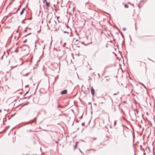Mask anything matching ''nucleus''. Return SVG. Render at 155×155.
I'll use <instances>...</instances> for the list:
<instances>
[{
	"label": "nucleus",
	"instance_id": "obj_16",
	"mask_svg": "<svg viewBox=\"0 0 155 155\" xmlns=\"http://www.w3.org/2000/svg\"><path fill=\"white\" fill-rule=\"evenodd\" d=\"M47 2V0H43V2L44 3H46Z\"/></svg>",
	"mask_w": 155,
	"mask_h": 155
},
{
	"label": "nucleus",
	"instance_id": "obj_18",
	"mask_svg": "<svg viewBox=\"0 0 155 155\" xmlns=\"http://www.w3.org/2000/svg\"><path fill=\"white\" fill-rule=\"evenodd\" d=\"M29 92V91H27V92H26V93L24 94V96H25L27 94H28Z\"/></svg>",
	"mask_w": 155,
	"mask_h": 155
},
{
	"label": "nucleus",
	"instance_id": "obj_5",
	"mask_svg": "<svg viewBox=\"0 0 155 155\" xmlns=\"http://www.w3.org/2000/svg\"><path fill=\"white\" fill-rule=\"evenodd\" d=\"M25 8H23L22 9V11H21V12H20V15H22L23 14V13L24 12L25 10Z\"/></svg>",
	"mask_w": 155,
	"mask_h": 155
},
{
	"label": "nucleus",
	"instance_id": "obj_24",
	"mask_svg": "<svg viewBox=\"0 0 155 155\" xmlns=\"http://www.w3.org/2000/svg\"><path fill=\"white\" fill-rule=\"evenodd\" d=\"M64 33H69V32H68L66 31H64Z\"/></svg>",
	"mask_w": 155,
	"mask_h": 155
},
{
	"label": "nucleus",
	"instance_id": "obj_28",
	"mask_svg": "<svg viewBox=\"0 0 155 155\" xmlns=\"http://www.w3.org/2000/svg\"><path fill=\"white\" fill-rule=\"evenodd\" d=\"M29 131L31 132V131H32V130H29Z\"/></svg>",
	"mask_w": 155,
	"mask_h": 155
},
{
	"label": "nucleus",
	"instance_id": "obj_3",
	"mask_svg": "<svg viewBox=\"0 0 155 155\" xmlns=\"http://www.w3.org/2000/svg\"><path fill=\"white\" fill-rule=\"evenodd\" d=\"M67 93V91L66 90H64L61 92V94H66Z\"/></svg>",
	"mask_w": 155,
	"mask_h": 155
},
{
	"label": "nucleus",
	"instance_id": "obj_14",
	"mask_svg": "<svg viewBox=\"0 0 155 155\" xmlns=\"http://www.w3.org/2000/svg\"><path fill=\"white\" fill-rule=\"evenodd\" d=\"M43 111L45 114H47V112L45 110H44Z\"/></svg>",
	"mask_w": 155,
	"mask_h": 155
},
{
	"label": "nucleus",
	"instance_id": "obj_32",
	"mask_svg": "<svg viewBox=\"0 0 155 155\" xmlns=\"http://www.w3.org/2000/svg\"><path fill=\"white\" fill-rule=\"evenodd\" d=\"M142 84V85H143V86H144V87H145V86H144V85H143V84Z\"/></svg>",
	"mask_w": 155,
	"mask_h": 155
},
{
	"label": "nucleus",
	"instance_id": "obj_2",
	"mask_svg": "<svg viewBox=\"0 0 155 155\" xmlns=\"http://www.w3.org/2000/svg\"><path fill=\"white\" fill-rule=\"evenodd\" d=\"M28 73H27L25 72V70L23 71L22 72L20 73V74L22 75V76H25L27 75Z\"/></svg>",
	"mask_w": 155,
	"mask_h": 155
},
{
	"label": "nucleus",
	"instance_id": "obj_29",
	"mask_svg": "<svg viewBox=\"0 0 155 155\" xmlns=\"http://www.w3.org/2000/svg\"><path fill=\"white\" fill-rule=\"evenodd\" d=\"M26 40H25V41H24V43H25V42H26Z\"/></svg>",
	"mask_w": 155,
	"mask_h": 155
},
{
	"label": "nucleus",
	"instance_id": "obj_34",
	"mask_svg": "<svg viewBox=\"0 0 155 155\" xmlns=\"http://www.w3.org/2000/svg\"><path fill=\"white\" fill-rule=\"evenodd\" d=\"M138 5V6L139 7V5H138H138Z\"/></svg>",
	"mask_w": 155,
	"mask_h": 155
},
{
	"label": "nucleus",
	"instance_id": "obj_23",
	"mask_svg": "<svg viewBox=\"0 0 155 155\" xmlns=\"http://www.w3.org/2000/svg\"><path fill=\"white\" fill-rule=\"evenodd\" d=\"M21 23H23V24L24 23H25V22H24V20H23L22 21Z\"/></svg>",
	"mask_w": 155,
	"mask_h": 155
},
{
	"label": "nucleus",
	"instance_id": "obj_20",
	"mask_svg": "<svg viewBox=\"0 0 155 155\" xmlns=\"http://www.w3.org/2000/svg\"><path fill=\"white\" fill-rule=\"evenodd\" d=\"M66 43H65L63 45V47H64L66 45Z\"/></svg>",
	"mask_w": 155,
	"mask_h": 155
},
{
	"label": "nucleus",
	"instance_id": "obj_11",
	"mask_svg": "<svg viewBox=\"0 0 155 155\" xmlns=\"http://www.w3.org/2000/svg\"><path fill=\"white\" fill-rule=\"evenodd\" d=\"M17 66V65H14V66H12L11 67L12 68H14L16 67Z\"/></svg>",
	"mask_w": 155,
	"mask_h": 155
},
{
	"label": "nucleus",
	"instance_id": "obj_7",
	"mask_svg": "<svg viewBox=\"0 0 155 155\" xmlns=\"http://www.w3.org/2000/svg\"><path fill=\"white\" fill-rule=\"evenodd\" d=\"M64 107L60 105H59L58 106L57 108H63Z\"/></svg>",
	"mask_w": 155,
	"mask_h": 155
},
{
	"label": "nucleus",
	"instance_id": "obj_37",
	"mask_svg": "<svg viewBox=\"0 0 155 155\" xmlns=\"http://www.w3.org/2000/svg\"><path fill=\"white\" fill-rule=\"evenodd\" d=\"M19 10V9H18L17 10V11H18Z\"/></svg>",
	"mask_w": 155,
	"mask_h": 155
},
{
	"label": "nucleus",
	"instance_id": "obj_33",
	"mask_svg": "<svg viewBox=\"0 0 155 155\" xmlns=\"http://www.w3.org/2000/svg\"><path fill=\"white\" fill-rule=\"evenodd\" d=\"M2 111V110L1 109L0 110V112H1Z\"/></svg>",
	"mask_w": 155,
	"mask_h": 155
},
{
	"label": "nucleus",
	"instance_id": "obj_19",
	"mask_svg": "<svg viewBox=\"0 0 155 155\" xmlns=\"http://www.w3.org/2000/svg\"><path fill=\"white\" fill-rule=\"evenodd\" d=\"M118 93V92H117V93H114V95H117Z\"/></svg>",
	"mask_w": 155,
	"mask_h": 155
},
{
	"label": "nucleus",
	"instance_id": "obj_15",
	"mask_svg": "<svg viewBox=\"0 0 155 155\" xmlns=\"http://www.w3.org/2000/svg\"><path fill=\"white\" fill-rule=\"evenodd\" d=\"M122 29L124 31H125L126 30V28H123Z\"/></svg>",
	"mask_w": 155,
	"mask_h": 155
},
{
	"label": "nucleus",
	"instance_id": "obj_26",
	"mask_svg": "<svg viewBox=\"0 0 155 155\" xmlns=\"http://www.w3.org/2000/svg\"><path fill=\"white\" fill-rule=\"evenodd\" d=\"M83 117V115H82V116H81V117H80V118H81Z\"/></svg>",
	"mask_w": 155,
	"mask_h": 155
},
{
	"label": "nucleus",
	"instance_id": "obj_31",
	"mask_svg": "<svg viewBox=\"0 0 155 155\" xmlns=\"http://www.w3.org/2000/svg\"><path fill=\"white\" fill-rule=\"evenodd\" d=\"M80 150V151L81 152V153H82V151L81 150Z\"/></svg>",
	"mask_w": 155,
	"mask_h": 155
},
{
	"label": "nucleus",
	"instance_id": "obj_27",
	"mask_svg": "<svg viewBox=\"0 0 155 155\" xmlns=\"http://www.w3.org/2000/svg\"><path fill=\"white\" fill-rule=\"evenodd\" d=\"M24 31H25V32H26V30H24Z\"/></svg>",
	"mask_w": 155,
	"mask_h": 155
},
{
	"label": "nucleus",
	"instance_id": "obj_30",
	"mask_svg": "<svg viewBox=\"0 0 155 155\" xmlns=\"http://www.w3.org/2000/svg\"><path fill=\"white\" fill-rule=\"evenodd\" d=\"M12 35H13V34H12L11 35V37H12Z\"/></svg>",
	"mask_w": 155,
	"mask_h": 155
},
{
	"label": "nucleus",
	"instance_id": "obj_12",
	"mask_svg": "<svg viewBox=\"0 0 155 155\" xmlns=\"http://www.w3.org/2000/svg\"><path fill=\"white\" fill-rule=\"evenodd\" d=\"M124 7L126 8H128V6L127 5H126V4H125L124 5Z\"/></svg>",
	"mask_w": 155,
	"mask_h": 155
},
{
	"label": "nucleus",
	"instance_id": "obj_4",
	"mask_svg": "<svg viewBox=\"0 0 155 155\" xmlns=\"http://www.w3.org/2000/svg\"><path fill=\"white\" fill-rule=\"evenodd\" d=\"M91 91L92 95L93 96H94V89L93 87H92L91 88Z\"/></svg>",
	"mask_w": 155,
	"mask_h": 155
},
{
	"label": "nucleus",
	"instance_id": "obj_10",
	"mask_svg": "<svg viewBox=\"0 0 155 155\" xmlns=\"http://www.w3.org/2000/svg\"><path fill=\"white\" fill-rule=\"evenodd\" d=\"M58 76H57L55 78H54V81L55 82H56V81L57 80V79L58 78Z\"/></svg>",
	"mask_w": 155,
	"mask_h": 155
},
{
	"label": "nucleus",
	"instance_id": "obj_17",
	"mask_svg": "<svg viewBox=\"0 0 155 155\" xmlns=\"http://www.w3.org/2000/svg\"><path fill=\"white\" fill-rule=\"evenodd\" d=\"M31 34V33H29L28 34L26 35H25V37H26L27 36H28V35H30Z\"/></svg>",
	"mask_w": 155,
	"mask_h": 155
},
{
	"label": "nucleus",
	"instance_id": "obj_21",
	"mask_svg": "<svg viewBox=\"0 0 155 155\" xmlns=\"http://www.w3.org/2000/svg\"><path fill=\"white\" fill-rule=\"evenodd\" d=\"M116 122L115 121L114 122V126H115L116 125Z\"/></svg>",
	"mask_w": 155,
	"mask_h": 155
},
{
	"label": "nucleus",
	"instance_id": "obj_9",
	"mask_svg": "<svg viewBox=\"0 0 155 155\" xmlns=\"http://www.w3.org/2000/svg\"><path fill=\"white\" fill-rule=\"evenodd\" d=\"M36 119H37V117H35L34 118V119L32 120V122L31 123L34 122L35 121H36Z\"/></svg>",
	"mask_w": 155,
	"mask_h": 155
},
{
	"label": "nucleus",
	"instance_id": "obj_6",
	"mask_svg": "<svg viewBox=\"0 0 155 155\" xmlns=\"http://www.w3.org/2000/svg\"><path fill=\"white\" fill-rule=\"evenodd\" d=\"M45 3H46V5L48 7H50V3H49L47 2Z\"/></svg>",
	"mask_w": 155,
	"mask_h": 155
},
{
	"label": "nucleus",
	"instance_id": "obj_36",
	"mask_svg": "<svg viewBox=\"0 0 155 155\" xmlns=\"http://www.w3.org/2000/svg\"><path fill=\"white\" fill-rule=\"evenodd\" d=\"M28 86V85H27V86H25V87H27Z\"/></svg>",
	"mask_w": 155,
	"mask_h": 155
},
{
	"label": "nucleus",
	"instance_id": "obj_22",
	"mask_svg": "<svg viewBox=\"0 0 155 155\" xmlns=\"http://www.w3.org/2000/svg\"><path fill=\"white\" fill-rule=\"evenodd\" d=\"M84 124H85L84 123H82V125L83 126H84Z\"/></svg>",
	"mask_w": 155,
	"mask_h": 155
},
{
	"label": "nucleus",
	"instance_id": "obj_1",
	"mask_svg": "<svg viewBox=\"0 0 155 155\" xmlns=\"http://www.w3.org/2000/svg\"><path fill=\"white\" fill-rule=\"evenodd\" d=\"M15 34L16 36L15 37V39L16 40H17L20 37V34L18 31H17L16 32Z\"/></svg>",
	"mask_w": 155,
	"mask_h": 155
},
{
	"label": "nucleus",
	"instance_id": "obj_35",
	"mask_svg": "<svg viewBox=\"0 0 155 155\" xmlns=\"http://www.w3.org/2000/svg\"><path fill=\"white\" fill-rule=\"evenodd\" d=\"M61 115H62V114H60L59 115V116H61Z\"/></svg>",
	"mask_w": 155,
	"mask_h": 155
},
{
	"label": "nucleus",
	"instance_id": "obj_25",
	"mask_svg": "<svg viewBox=\"0 0 155 155\" xmlns=\"http://www.w3.org/2000/svg\"><path fill=\"white\" fill-rule=\"evenodd\" d=\"M45 45H44V47H43V49H44L45 48Z\"/></svg>",
	"mask_w": 155,
	"mask_h": 155
},
{
	"label": "nucleus",
	"instance_id": "obj_13",
	"mask_svg": "<svg viewBox=\"0 0 155 155\" xmlns=\"http://www.w3.org/2000/svg\"><path fill=\"white\" fill-rule=\"evenodd\" d=\"M18 51L17 49H16V50H15V52H16V53L18 52Z\"/></svg>",
	"mask_w": 155,
	"mask_h": 155
},
{
	"label": "nucleus",
	"instance_id": "obj_8",
	"mask_svg": "<svg viewBox=\"0 0 155 155\" xmlns=\"http://www.w3.org/2000/svg\"><path fill=\"white\" fill-rule=\"evenodd\" d=\"M77 143H78L77 142H76V144H75L74 145V149L75 150L77 147Z\"/></svg>",
	"mask_w": 155,
	"mask_h": 155
}]
</instances>
